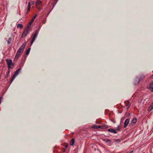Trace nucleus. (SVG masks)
I'll return each instance as SVG.
<instances>
[{"label": "nucleus", "instance_id": "f257e3e1", "mask_svg": "<svg viewBox=\"0 0 153 153\" xmlns=\"http://www.w3.org/2000/svg\"><path fill=\"white\" fill-rule=\"evenodd\" d=\"M21 70V68H19L18 69L16 70V71L15 72L12 78L11 79L10 81V83H11L14 80V79L15 78L16 76L18 75L19 73L20 72V71Z\"/></svg>", "mask_w": 153, "mask_h": 153}, {"label": "nucleus", "instance_id": "f03ea898", "mask_svg": "<svg viewBox=\"0 0 153 153\" xmlns=\"http://www.w3.org/2000/svg\"><path fill=\"white\" fill-rule=\"evenodd\" d=\"M26 45V42H25L20 47V48L18 50L17 52L19 53H22L24 51Z\"/></svg>", "mask_w": 153, "mask_h": 153}, {"label": "nucleus", "instance_id": "7ed1b4c3", "mask_svg": "<svg viewBox=\"0 0 153 153\" xmlns=\"http://www.w3.org/2000/svg\"><path fill=\"white\" fill-rule=\"evenodd\" d=\"M30 30V28H27V27L25 29V30L22 34L21 37L22 38H23L24 37L26 36Z\"/></svg>", "mask_w": 153, "mask_h": 153}, {"label": "nucleus", "instance_id": "20e7f679", "mask_svg": "<svg viewBox=\"0 0 153 153\" xmlns=\"http://www.w3.org/2000/svg\"><path fill=\"white\" fill-rule=\"evenodd\" d=\"M6 61L7 62V67L8 69H10L12 68V67H11L12 61L11 59H6Z\"/></svg>", "mask_w": 153, "mask_h": 153}, {"label": "nucleus", "instance_id": "39448f33", "mask_svg": "<svg viewBox=\"0 0 153 153\" xmlns=\"http://www.w3.org/2000/svg\"><path fill=\"white\" fill-rule=\"evenodd\" d=\"M130 121L129 119H126L124 123V127L126 128L128 126Z\"/></svg>", "mask_w": 153, "mask_h": 153}, {"label": "nucleus", "instance_id": "423d86ee", "mask_svg": "<svg viewBox=\"0 0 153 153\" xmlns=\"http://www.w3.org/2000/svg\"><path fill=\"white\" fill-rule=\"evenodd\" d=\"M137 78L138 79L140 80V82L143 79L145 78V76L143 74H141L138 77H137Z\"/></svg>", "mask_w": 153, "mask_h": 153}, {"label": "nucleus", "instance_id": "0eeeda50", "mask_svg": "<svg viewBox=\"0 0 153 153\" xmlns=\"http://www.w3.org/2000/svg\"><path fill=\"white\" fill-rule=\"evenodd\" d=\"M108 131L110 132L111 133H114V134H116L117 133V132L116 131V130H114L112 128H109L108 130Z\"/></svg>", "mask_w": 153, "mask_h": 153}, {"label": "nucleus", "instance_id": "6e6552de", "mask_svg": "<svg viewBox=\"0 0 153 153\" xmlns=\"http://www.w3.org/2000/svg\"><path fill=\"white\" fill-rule=\"evenodd\" d=\"M137 119L136 118H134L132 120L131 122V125H133L134 124H135L137 122Z\"/></svg>", "mask_w": 153, "mask_h": 153}, {"label": "nucleus", "instance_id": "1a4fd4ad", "mask_svg": "<svg viewBox=\"0 0 153 153\" xmlns=\"http://www.w3.org/2000/svg\"><path fill=\"white\" fill-rule=\"evenodd\" d=\"M139 82L140 80L138 79L136 77L134 81V84L136 85H137L139 84Z\"/></svg>", "mask_w": 153, "mask_h": 153}, {"label": "nucleus", "instance_id": "9d476101", "mask_svg": "<svg viewBox=\"0 0 153 153\" xmlns=\"http://www.w3.org/2000/svg\"><path fill=\"white\" fill-rule=\"evenodd\" d=\"M99 128L101 129H106L108 128V126L106 125L99 126Z\"/></svg>", "mask_w": 153, "mask_h": 153}, {"label": "nucleus", "instance_id": "9b49d317", "mask_svg": "<svg viewBox=\"0 0 153 153\" xmlns=\"http://www.w3.org/2000/svg\"><path fill=\"white\" fill-rule=\"evenodd\" d=\"M42 4V2L40 0H37L36 3V6H38L41 5Z\"/></svg>", "mask_w": 153, "mask_h": 153}, {"label": "nucleus", "instance_id": "f8f14e48", "mask_svg": "<svg viewBox=\"0 0 153 153\" xmlns=\"http://www.w3.org/2000/svg\"><path fill=\"white\" fill-rule=\"evenodd\" d=\"M75 142V139L74 138H72L71 140L70 141V145L73 146L74 145Z\"/></svg>", "mask_w": 153, "mask_h": 153}, {"label": "nucleus", "instance_id": "ddd939ff", "mask_svg": "<svg viewBox=\"0 0 153 153\" xmlns=\"http://www.w3.org/2000/svg\"><path fill=\"white\" fill-rule=\"evenodd\" d=\"M125 104L126 106L127 107V108L128 109L130 108V104L129 101H127L125 103Z\"/></svg>", "mask_w": 153, "mask_h": 153}, {"label": "nucleus", "instance_id": "4468645a", "mask_svg": "<svg viewBox=\"0 0 153 153\" xmlns=\"http://www.w3.org/2000/svg\"><path fill=\"white\" fill-rule=\"evenodd\" d=\"M104 141H105L109 145H110L111 144V140L108 139H105L104 140Z\"/></svg>", "mask_w": 153, "mask_h": 153}, {"label": "nucleus", "instance_id": "2eb2a0df", "mask_svg": "<svg viewBox=\"0 0 153 153\" xmlns=\"http://www.w3.org/2000/svg\"><path fill=\"white\" fill-rule=\"evenodd\" d=\"M33 21H32V19L31 20V21L29 22L28 24L27 25V28H30V27L31 26V25L32 23L33 22Z\"/></svg>", "mask_w": 153, "mask_h": 153}, {"label": "nucleus", "instance_id": "dca6fc26", "mask_svg": "<svg viewBox=\"0 0 153 153\" xmlns=\"http://www.w3.org/2000/svg\"><path fill=\"white\" fill-rule=\"evenodd\" d=\"M21 54V53H19V52H17L15 58L17 59L20 56Z\"/></svg>", "mask_w": 153, "mask_h": 153}, {"label": "nucleus", "instance_id": "f3484780", "mask_svg": "<svg viewBox=\"0 0 153 153\" xmlns=\"http://www.w3.org/2000/svg\"><path fill=\"white\" fill-rule=\"evenodd\" d=\"M149 89L153 92V82L150 83L149 86Z\"/></svg>", "mask_w": 153, "mask_h": 153}, {"label": "nucleus", "instance_id": "a211bd4d", "mask_svg": "<svg viewBox=\"0 0 153 153\" xmlns=\"http://www.w3.org/2000/svg\"><path fill=\"white\" fill-rule=\"evenodd\" d=\"M10 72V69H8V71L6 73V75L5 76V78H7L9 76Z\"/></svg>", "mask_w": 153, "mask_h": 153}, {"label": "nucleus", "instance_id": "6ab92c4d", "mask_svg": "<svg viewBox=\"0 0 153 153\" xmlns=\"http://www.w3.org/2000/svg\"><path fill=\"white\" fill-rule=\"evenodd\" d=\"M39 31L38 30H36L34 34L33 35V37L36 38L37 37V35L38 34Z\"/></svg>", "mask_w": 153, "mask_h": 153}, {"label": "nucleus", "instance_id": "aec40b11", "mask_svg": "<svg viewBox=\"0 0 153 153\" xmlns=\"http://www.w3.org/2000/svg\"><path fill=\"white\" fill-rule=\"evenodd\" d=\"M153 109V102L152 103L151 106L149 107L148 110L149 111H151Z\"/></svg>", "mask_w": 153, "mask_h": 153}, {"label": "nucleus", "instance_id": "412c9836", "mask_svg": "<svg viewBox=\"0 0 153 153\" xmlns=\"http://www.w3.org/2000/svg\"><path fill=\"white\" fill-rule=\"evenodd\" d=\"M17 27L22 29L23 27V25L22 24H19L17 25Z\"/></svg>", "mask_w": 153, "mask_h": 153}, {"label": "nucleus", "instance_id": "4be33fe9", "mask_svg": "<svg viewBox=\"0 0 153 153\" xmlns=\"http://www.w3.org/2000/svg\"><path fill=\"white\" fill-rule=\"evenodd\" d=\"M30 49H31V48H30L27 50V51L26 52V54L27 55L29 54L30 53Z\"/></svg>", "mask_w": 153, "mask_h": 153}, {"label": "nucleus", "instance_id": "5701e85b", "mask_svg": "<svg viewBox=\"0 0 153 153\" xmlns=\"http://www.w3.org/2000/svg\"><path fill=\"white\" fill-rule=\"evenodd\" d=\"M92 128H94V129H97V128H99V126H97V125H92Z\"/></svg>", "mask_w": 153, "mask_h": 153}, {"label": "nucleus", "instance_id": "b1692460", "mask_svg": "<svg viewBox=\"0 0 153 153\" xmlns=\"http://www.w3.org/2000/svg\"><path fill=\"white\" fill-rule=\"evenodd\" d=\"M35 37H33L31 41V43H30V44L31 45H32L33 43L34 42V41L35 40Z\"/></svg>", "mask_w": 153, "mask_h": 153}, {"label": "nucleus", "instance_id": "393cba45", "mask_svg": "<svg viewBox=\"0 0 153 153\" xmlns=\"http://www.w3.org/2000/svg\"><path fill=\"white\" fill-rule=\"evenodd\" d=\"M11 38L10 37L8 39L7 41V42L8 44H10L11 42Z\"/></svg>", "mask_w": 153, "mask_h": 153}, {"label": "nucleus", "instance_id": "a878e982", "mask_svg": "<svg viewBox=\"0 0 153 153\" xmlns=\"http://www.w3.org/2000/svg\"><path fill=\"white\" fill-rule=\"evenodd\" d=\"M36 16H37V15L36 14L34 16H33V18L32 19V21H34V19H35V18H36Z\"/></svg>", "mask_w": 153, "mask_h": 153}, {"label": "nucleus", "instance_id": "bb28decb", "mask_svg": "<svg viewBox=\"0 0 153 153\" xmlns=\"http://www.w3.org/2000/svg\"><path fill=\"white\" fill-rule=\"evenodd\" d=\"M120 126H117V129L116 130V131H120Z\"/></svg>", "mask_w": 153, "mask_h": 153}, {"label": "nucleus", "instance_id": "cd10ccee", "mask_svg": "<svg viewBox=\"0 0 153 153\" xmlns=\"http://www.w3.org/2000/svg\"><path fill=\"white\" fill-rule=\"evenodd\" d=\"M30 2H29L27 8L30 9Z\"/></svg>", "mask_w": 153, "mask_h": 153}, {"label": "nucleus", "instance_id": "c85d7f7f", "mask_svg": "<svg viewBox=\"0 0 153 153\" xmlns=\"http://www.w3.org/2000/svg\"><path fill=\"white\" fill-rule=\"evenodd\" d=\"M14 65V63H12V64H11V67H12V68L13 67V66Z\"/></svg>", "mask_w": 153, "mask_h": 153}, {"label": "nucleus", "instance_id": "c756f323", "mask_svg": "<svg viewBox=\"0 0 153 153\" xmlns=\"http://www.w3.org/2000/svg\"><path fill=\"white\" fill-rule=\"evenodd\" d=\"M30 10V9L27 8V12H28Z\"/></svg>", "mask_w": 153, "mask_h": 153}, {"label": "nucleus", "instance_id": "7c9ffc66", "mask_svg": "<svg viewBox=\"0 0 153 153\" xmlns=\"http://www.w3.org/2000/svg\"><path fill=\"white\" fill-rule=\"evenodd\" d=\"M31 4L32 5L33 4H34V2L33 1H31L30 2V4Z\"/></svg>", "mask_w": 153, "mask_h": 153}, {"label": "nucleus", "instance_id": "2f4dec72", "mask_svg": "<svg viewBox=\"0 0 153 153\" xmlns=\"http://www.w3.org/2000/svg\"><path fill=\"white\" fill-rule=\"evenodd\" d=\"M65 148L66 149H67L68 147V145H65Z\"/></svg>", "mask_w": 153, "mask_h": 153}, {"label": "nucleus", "instance_id": "473e14b6", "mask_svg": "<svg viewBox=\"0 0 153 153\" xmlns=\"http://www.w3.org/2000/svg\"><path fill=\"white\" fill-rule=\"evenodd\" d=\"M2 98V97H0V101H1Z\"/></svg>", "mask_w": 153, "mask_h": 153}, {"label": "nucleus", "instance_id": "72a5a7b5", "mask_svg": "<svg viewBox=\"0 0 153 153\" xmlns=\"http://www.w3.org/2000/svg\"><path fill=\"white\" fill-rule=\"evenodd\" d=\"M133 152V151H130L129 153H132Z\"/></svg>", "mask_w": 153, "mask_h": 153}, {"label": "nucleus", "instance_id": "f704fd0d", "mask_svg": "<svg viewBox=\"0 0 153 153\" xmlns=\"http://www.w3.org/2000/svg\"><path fill=\"white\" fill-rule=\"evenodd\" d=\"M117 141L120 142V140L119 139H117Z\"/></svg>", "mask_w": 153, "mask_h": 153}, {"label": "nucleus", "instance_id": "c9c22d12", "mask_svg": "<svg viewBox=\"0 0 153 153\" xmlns=\"http://www.w3.org/2000/svg\"><path fill=\"white\" fill-rule=\"evenodd\" d=\"M65 150H63V152H65Z\"/></svg>", "mask_w": 153, "mask_h": 153}, {"label": "nucleus", "instance_id": "e433bc0d", "mask_svg": "<svg viewBox=\"0 0 153 153\" xmlns=\"http://www.w3.org/2000/svg\"><path fill=\"white\" fill-rule=\"evenodd\" d=\"M65 150H63V152H65Z\"/></svg>", "mask_w": 153, "mask_h": 153}, {"label": "nucleus", "instance_id": "4c0bfd02", "mask_svg": "<svg viewBox=\"0 0 153 153\" xmlns=\"http://www.w3.org/2000/svg\"><path fill=\"white\" fill-rule=\"evenodd\" d=\"M1 103V101H0V104Z\"/></svg>", "mask_w": 153, "mask_h": 153}]
</instances>
